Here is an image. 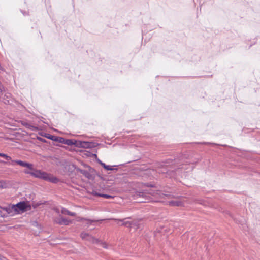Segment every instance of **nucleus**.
I'll list each match as a JSON object with an SVG mask.
<instances>
[{"mask_svg":"<svg viewBox=\"0 0 260 260\" xmlns=\"http://www.w3.org/2000/svg\"><path fill=\"white\" fill-rule=\"evenodd\" d=\"M181 157L182 158L181 159H178L177 158H175L174 159L172 158H169L165 161L157 162L155 167L156 172L159 174L167 173L169 170V169L168 168V167L170 166H174L175 167L176 166V167H178V161L181 160L183 159L182 156Z\"/></svg>","mask_w":260,"mask_h":260,"instance_id":"nucleus-1","label":"nucleus"},{"mask_svg":"<svg viewBox=\"0 0 260 260\" xmlns=\"http://www.w3.org/2000/svg\"><path fill=\"white\" fill-rule=\"evenodd\" d=\"M83 166L86 169H80L74 164L72 165V167L74 168V170L80 173L86 178L93 180L95 179V170L88 165L83 164Z\"/></svg>","mask_w":260,"mask_h":260,"instance_id":"nucleus-2","label":"nucleus"},{"mask_svg":"<svg viewBox=\"0 0 260 260\" xmlns=\"http://www.w3.org/2000/svg\"><path fill=\"white\" fill-rule=\"evenodd\" d=\"M15 214H18L20 213H24L26 211L30 210L31 206L28 201H21L14 204Z\"/></svg>","mask_w":260,"mask_h":260,"instance_id":"nucleus-3","label":"nucleus"},{"mask_svg":"<svg viewBox=\"0 0 260 260\" xmlns=\"http://www.w3.org/2000/svg\"><path fill=\"white\" fill-rule=\"evenodd\" d=\"M59 142L61 143L66 144L68 146H72V145H75V146H77L79 144L78 142L74 140V139H66L63 138H59ZM79 144L80 145V146H84L83 144H88L87 146H91V145L89 144V142H80L79 141ZM92 146H95L94 145H92Z\"/></svg>","mask_w":260,"mask_h":260,"instance_id":"nucleus-4","label":"nucleus"},{"mask_svg":"<svg viewBox=\"0 0 260 260\" xmlns=\"http://www.w3.org/2000/svg\"><path fill=\"white\" fill-rule=\"evenodd\" d=\"M1 162H3L4 164H7L8 165H12V166H14V165H15V164H16L21 167L28 168L29 170H33V164H31V163H29V162H28L26 161H24L21 160H12L11 162H6L4 161H1Z\"/></svg>","mask_w":260,"mask_h":260,"instance_id":"nucleus-5","label":"nucleus"},{"mask_svg":"<svg viewBox=\"0 0 260 260\" xmlns=\"http://www.w3.org/2000/svg\"><path fill=\"white\" fill-rule=\"evenodd\" d=\"M134 199H139V198H143V200H139L140 203L148 202L150 200L149 196L147 192L143 191H136L133 194Z\"/></svg>","mask_w":260,"mask_h":260,"instance_id":"nucleus-6","label":"nucleus"},{"mask_svg":"<svg viewBox=\"0 0 260 260\" xmlns=\"http://www.w3.org/2000/svg\"><path fill=\"white\" fill-rule=\"evenodd\" d=\"M32 171V173L31 176L37 178L42 179L44 180H47V176L48 175V173L41 171L40 170H37L34 169L33 167V170H31Z\"/></svg>","mask_w":260,"mask_h":260,"instance_id":"nucleus-7","label":"nucleus"},{"mask_svg":"<svg viewBox=\"0 0 260 260\" xmlns=\"http://www.w3.org/2000/svg\"><path fill=\"white\" fill-rule=\"evenodd\" d=\"M181 156H182L183 159L181 160L178 161V165H177V166H178L177 169H185L183 166L184 165V163H189V164H193L194 162H197V161H193L192 160H189L188 159H187L186 155L181 154L179 157H178L177 158H178V159H181V158H182L181 157Z\"/></svg>","mask_w":260,"mask_h":260,"instance_id":"nucleus-8","label":"nucleus"},{"mask_svg":"<svg viewBox=\"0 0 260 260\" xmlns=\"http://www.w3.org/2000/svg\"><path fill=\"white\" fill-rule=\"evenodd\" d=\"M56 223L59 225H69L72 223V220L68 219L63 217H61L55 220Z\"/></svg>","mask_w":260,"mask_h":260,"instance_id":"nucleus-9","label":"nucleus"},{"mask_svg":"<svg viewBox=\"0 0 260 260\" xmlns=\"http://www.w3.org/2000/svg\"><path fill=\"white\" fill-rule=\"evenodd\" d=\"M3 210L5 211L8 214L11 215H15V207L14 204H11L8 206L4 207L3 208Z\"/></svg>","mask_w":260,"mask_h":260,"instance_id":"nucleus-10","label":"nucleus"},{"mask_svg":"<svg viewBox=\"0 0 260 260\" xmlns=\"http://www.w3.org/2000/svg\"><path fill=\"white\" fill-rule=\"evenodd\" d=\"M168 204L171 206L180 207L183 205V203L180 201H168Z\"/></svg>","mask_w":260,"mask_h":260,"instance_id":"nucleus-11","label":"nucleus"},{"mask_svg":"<svg viewBox=\"0 0 260 260\" xmlns=\"http://www.w3.org/2000/svg\"><path fill=\"white\" fill-rule=\"evenodd\" d=\"M61 213L62 214H65L67 215H70L71 216H75L76 215V213L75 212H70L67 209L64 207H62L61 209Z\"/></svg>","mask_w":260,"mask_h":260,"instance_id":"nucleus-12","label":"nucleus"},{"mask_svg":"<svg viewBox=\"0 0 260 260\" xmlns=\"http://www.w3.org/2000/svg\"><path fill=\"white\" fill-rule=\"evenodd\" d=\"M9 182L6 180H0V188L6 189L9 187Z\"/></svg>","mask_w":260,"mask_h":260,"instance_id":"nucleus-13","label":"nucleus"},{"mask_svg":"<svg viewBox=\"0 0 260 260\" xmlns=\"http://www.w3.org/2000/svg\"><path fill=\"white\" fill-rule=\"evenodd\" d=\"M47 179L46 181H48L53 183H57L59 181V179L57 177L54 176L50 177L49 174H48V175L47 176Z\"/></svg>","mask_w":260,"mask_h":260,"instance_id":"nucleus-14","label":"nucleus"},{"mask_svg":"<svg viewBox=\"0 0 260 260\" xmlns=\"http://www.w3.org/2000/svg\"><path fill=\"white\" fill-rule=\"evenodd\" d=\"M47 202V201H39L37 202H33V203L31 206L34 209H36L40 205L46 204Z\"/></svg>","mask_w":260,"mask_h":260,"instance_id":"nucleus-15","label":"nucleus"},{"mask_svg":"<svg viewBox=\"0 0 260 260\" xmlns=\"http://www.w3.org/2000/svg\"><path fill=\"white\" fill-rule=\"evenodd\" d=\"M234 220L237 223L241 224L242 225L244 224L245 222L244 219L242 217L234 218Z\"/></svg>","mask_w":260,"mask_h":260,"instance_id":"nucleus-16","label":"nucleus"},{"mask_svg":"<svg viewBox=\"0 0 260 260\" xmlns=\"http://www.w3.org/2000/svg\"><path fill=\"white\" fill-rule=\"evenodd\" d=\"M166 196H169L173 198H179L181 197V196L179 195L178 193L170 192L169 194H165Z\"/></svg>","mask_w":260,"mask_h":260,"instance_id":"nucleus-17","label":"nucleus"},{"mask_svg":"<svg viewBox=\"0 0 260 260\" xmlns=\"http://www.w3.org/2000/svg\"><path fill=\"white\" fill-rule=\"evenodd\" d=\"M89 234L85 232H82L80 234V237L83 240H86Z\"/></svg>","mask_w":260,"mask_h":260,"instance_id":"nucleus-18","label":"nucleus"},{"mask_svg":"<svg viewBox=\"0 0 260 260\" xmlns=\"http://www.w3.org/2000/svg\"><path fill=\"white\" fill-rule=\"evenodd\" d=\"M0 156H1L2 157H4L7 160H10L12 159L10 156H8L6 154L3 153H0Z\"/></svg>","mask_w":260,"mask_h":260,"instance_id":"nucleus-19","label":"nucleus"},{"mask_svg":"<svg viewBox=\"0 0 260 260\" xmlns=\"http://www.w3.org/2000/svg\"><path fill=\"white\" fill-rule=\"evenodd\" d=\"M101 197H103L105 199H113L114 198V197L111 195L105 193H101Z\"/></svg>","mask_w":260,"mask_h":260,"instance_id":"nucleus-20","label":"nucleus"},{"mask_svg":"<svg viewBox=\"0 0 260 260\" xmlns=\"http://www.w3.org/2000/svg\"><path fill=\"white\" fill-rule=\"evenodd\" d=\"M124 219L120 220V221L123 222L122 224L126 226H131L132 223L129 221H124Z\"/></svg>","mask_w":260,"mask_h":260,"instance_id":"nucleus-21","label":"nucleus"},{"mask_svg":"<svg viewBox=\"0 0 260 260\" xmlns=\"http://www.w3.org/2000/svg\"><path fill=\"white\" fill-rule=\"evenodd\" d=\"M103 168L106 170H113L115 169L113 168L112 166L107 165H103Z\"/></svg>","mask_w":260,"mask_h":260,"instance_id":"nucleus-22","label":"nucleus"},{"mask_svg":"<svg viewBox=\"0 0 260 260\" xmlns=\"http://www.w3.org/2000/svg\"><path fill=\"white\" fill-rule=\"evenodd\" d=\"M23 172L26 174H29L31 176L32 173V171L27 168L26 169H25L23 171Z\"/></svg>","mask_w":260,"mask_h":260,"instance_id":"nucleus-23","label":"nucleus"},{"mask_svg":"<svg viewBox=\"0 0 260 260\" xmlns=\"http://www.w3.org/2000/svg\"><path fill=\"white\" fill-rule=\"evenodd\" d=\"M66 148V150H69L70 151H77V150L76 149L77 147H64Z\"/></svg>","mask_w":260,"mask_h":260,"instance_id":"nucleus-24","label":"nucleus"},{"mask_svg":"<svg viewBox=\"0 0 260 260\" xmlns=\"http://www.w3.org/2000/svg\"><path fill=\"white\" fill-rule=\"evenodd\" d=\"M144 185L146 187H155V185L153 184H151V183H145L144 184Z\"/></svg>","mask_w":260,"mask_h":260,"instance_id":"nucleus-25","label":"nucleus"},{"mask_svg":"<svg viewBox=\"0 0 260 260\" xmlns=\"http://www.w3.org/2000/svg\"><path fill=\"white\" fill-rule=\"evenodd\" d=\"M94 237H93L92 236H91V235L89 234L88 236L87 237V239L86 240L87 241H88L89 242H92V241H93V239Z\"/></svg>","mask_w":260,"mask_h":260,"instance_id":"nucleus-26","label":"nucleus"},{"mask_svg":"<svg viewBox=\"0 0 260 260\" xmlns=\"http://www.w3.org/2000/svg\"><path fill=\"white\" fill-rule=\"evenodd\" d=\"M100 240L99 239L93 238L92 243L94 244H99L100 242Z\"/></svg>","mask_w":260,"mask_h":260,"instance_id":"nucleus-27","label":"nucleus"},{"mask_svg":"<svg viewBox=\"0 0 260 260\" xmlns=\"http://www.w3.org/2000/svg\"><path fill=\"white\" fill-rule=\"evenodd\" d=\"M92 194L93 196H97V197H101V193H99V192H98L96 191L93 190L92 192Z\"/></svg>","mask_w":260,"mask_h":260,"instance_id":"nucleus-28","label":"nucleus"},{"mask_svg":"<svg viewBox=\"0 0 260 260\" xmlns=\"http://www.w3.org/2000/svg\"><path fill=\"white\" fill-rule=\"evenodd\" d=\"M88 222H87V224H91L92 222H93L94 221L93 220H91V219H86Z\"/></svg>","mask_w":260,"mask_h":260,"instance_id":"nucleus-29","label":"nucleus"},{"mask_svg":"<svg viewBox=\"0 0 260 260\" xmlns=\"http://www.w3.org/2000/svg\"><path fill=\"white\" fill-rule=\"evenodd\" d=\"M99 163L103 167V165H105V164L102 162L101 160L98 159Z\"/></svg>","mask_w":260,"mask_h":260,"instance_id":"nucleus-30","label":"nucleus"},{"mask_svg":"<svg viewBox=\"0 0 260 260\" xmlns=\"http://www.w3.org/2000/svg\"><path fill=\"white\" fill-rule=\"evenodd\" d=\"M102 246L106 249L107 248V246L106 243H102Z\"/></svg>","mask_w":260,"mask_h":260,"instance_id":"nucleus-31","label":"nucleus"},{"mask_svg":"<svg viewBox=\"0 0 260 260\" xmlns=\"http://www.w3.org/2000/svg\"><path fill=\"white\" fill-rule=\"evenodd\" d=\"M139 157H138L137 159H135V160H131V161H129L127 162H126V164H128V163H129V162H132V161H136V160H137L139 159Z\"/></svg>","mask_w":260,"mask_h":260,"instance_id":"nucleus-32","label":"nucleus"},{"mask_svg":"<svg viewBox=\"0 0 260 260\" xmlns=\"http://www.w3.org/2000/svg\"><path fill=\"white\" fill-rule=\"evenodd\" d=\"M3 258H4V259H5V258L4 257H3V256H0V259H1V260H3Z\"/></svg>","mask_w":260,"mask_h":260,"instance_id":"nucleus-33","label":"nucleus"},{"mask_svg":"<svg viewBox=\"0 0 260 260\" xmlns=\"http://www.w3.org/2000/svg\"><path fill=\"white\" fill-rule=\"evenodd\" d=\"M137 200V202H139V200H143V198H139V199H136Z\"/></svg>","mask_w":260,"mask_h":260,"instance_id":"nucleus-34","label":"nucleus"},{"mask_svg":"<svg viewBox=\"0 0 260 260\" xmlns=\"http://www.w3.org/2000/svg\"><path fill=\"white\" fill-rule=\"evenodd\" d=\"M83 148H87V149H88V148H91L92 147H83Z\"/></svg>","mask_w":260,"mask_h":260,"instance_id":"nucleus-35","label":"nucleus"},{"mask_svg":"<svg viewBox=\"0 0 260 260\" xmlns=\"http://www.w3.org/2000/svg\"><path fill=\"white\" fill-rule=\"evenodd\" d=\"M221 146L225 147V146H227L226 145H222Z\"/></svg>","mask_w":260,"mask_h":260,"instance_id":"nucleus-36","label":"nucleus"}]
</instances>
